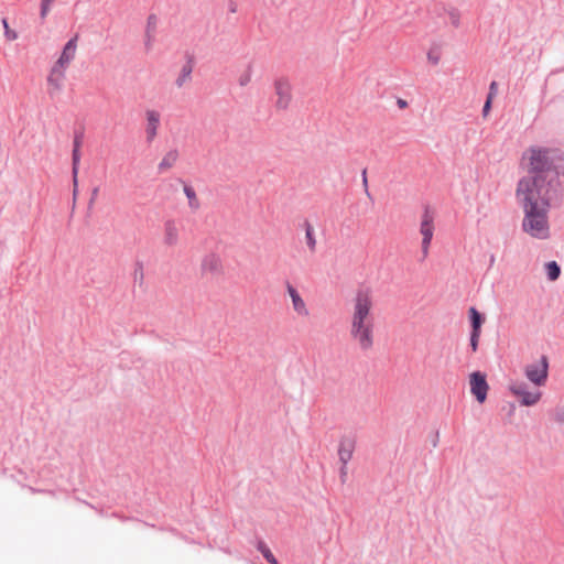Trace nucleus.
Listing matches in <instances>:
<instances>
[{
	"label": "nucleus",
	"mask_w": 564,
	"mask_h": 564,
	"mask_svg": "<svg viewBox=\"0 0 564 564\" xmlns=\"http://www.w3.org/2000/svg\"><path fill=\"white\" fill-rule=\"evenodd\" d=\"M516 196L524 210L523 230L536 239H546L550 235L547 209L558 199L554 189H535L534 182L519 181Z\"/></svg>",
	"instance_id": "nucleus-1"
},
{
	"label": "nucleus",
	"mask_w": 564,
	"mask_h": 564,
	"mask_svg": "<svg viewBox=\"0 0 564 564\" xmlns=\"http://www.w3.org/2000/svg\"><path fill=\"white\" fill-rule=\"evenodd\" d=\"M375 295L371 288L355 291L349 310V335L357 346L368 351L375 344Z\"/></svg>",
	"instance_id": "nucleus-2"
},
{
	"label": "nucleus",
	"mask_w": 564,
	"mask_h": 564,
	"mask_svg": "<svg viewBox=\"0 0 564 564\" xmlns=\"http://www.w3.org/2000/svg\"><path fill=\"white\" fill-rule=\"evenodd\" d=\"M561 160L560 153L555 149L532 147L523 154L529 175L520 181L534 182L535 189H554V194H560V183L556 169L560 166L556 162Z\"/></svg>",
	"instance_id": "nucleus-3"
},
{
	"label": "nucleus",
	"mask_w": 564,
	"mask_h": 564,
	"mask_svg": "<svg viewBox=\"0 0 564 564\" xmlns=\"http://www.w3.org/2000/svg\"><path fill=\"white\" fill-rule=\"evenodd\" d=\"M508 389L510 393L518 399L521 405L524 406H532L542 398V392L538 387L531 388L527 382L521 380H511Z\"/></svg>",
	"instance_id": "nucleus-4"
},
{
	"label": "nucleus",
	"mask_w": 564,
	"mask_h": 564,
	"mask_svg": "<svg viewBox=\"0 0 564 564\" xmlns=\"http://www.w3.org/2000/svg\"><path fill=\"white\" fill-rule=\"evenodd\" d=\"M524 376L534 387H543L549 376V360L542 356L538 361L524 366Z\"/></svg>",
	"instance_id": "nucleus-5"
},
{
	"label": "nucleus",
	"mask_w": 564,
	"mask_h": 564,
	"mask_svg": "<svg viewBox=\"0 0 564 564\" xmlns=\"http://www.w3.org/2000/svg\"><path fill=\"white\" fill-rule=\"evenodd\" d=\"M202 276L219 278L225 274V265L220 254L216 252L206 253L199 264Z\"/></svg>",
	"instance_id": "nucleus-6"
},
{
	"label": "nucleus",
	"mask_w": 564,
	"mask_h": 564,
	"mask_svg": "<svg viewBox=\"0 0 564 564\" xmlns=\"http://www.w3.org/2000/svg\"><path fill=\"white\" fill-rule=\"evenodd\" d=\"M67 69L53 64L47 77V94L50 97H57L64 89Z\"/></svg>",
	"instance_id": "nucleus-7"
},
{
	"label": "nucleus",
	"mask_w": 564,
	"mask_h": 564,
	"mask_svg": "<svg viewBox=\"0 0 564 564\" xmlns=\"http://www.w3.org/2000/svg\"><path fill=\"white\" fill-rule=\"evenodd\" d=\"M276 110H286L292 102V86L288 79L279 78L274 82Z\"/></svg>",
	"instance_id": "nucleus-8"
},
{
	"label": "nucleus",
	"mask_w": 564,
	"mask_h": 564,
	"mask_svg": "<svg viewBox=\"0 0 564 564\" xmlns=\"http://www.w3.org/2000/svg\"><path fill=\"white\" fill-rule=\"evenodd\" d=\"M420 234L422 235V256L423 258H426L429 256L431 241L434 235V217L429 210H425L422 215Z\"/></svg>",
	"instance_id": "nucleus-9"
},
{
	"label": "nucleus",
	"mask_w": 564,
	"mask_h": 564,
	"mask_svg": "<svg viewBox=\"0 0 564 564\" xmlns=\"http://www.w3.org/2000/svg\"><path fill=\"white\" fill-rule=\"evenodd\" d=\"M470 391L479 403H484L487 398L488 383L485 375L479 371L473 372L469 377Z\"/></svg>",
	"instance_id": "nucleus-10"
},
{
	"label": "nucleus",
	"mask_w": 564,
	"mask_h": 564,
	"mask_svg": "<svg viewBox=\"0 0 564 564\" xmlns=\"http://www.w3.org/2000/svg\"><path fill=\"white\" fill-rule=\"evenodd\" d=\"M286 292L291 299L294 313L300 317H308L310 310L300 292L290 283L286 284Z\"/></svg>",
	"instance_id": "nucleus-11"
},
{
	"label": "nucleus",
	"mask_w": 564,
	"mask_h": 564,
	"mask_svg": "<svg viewBox=\"0 0 564 564\" xmlns=\"http://www.w3.org/2000/svg\"><path fill=\"white\" fill-rule=\"evenodd\" d=\"M77 40L78 36H74L70 39L65 46L63 47V51L57 58V61L54 63L57 66H61L63 68L68 69L70 63L74 61L77 52Z\"/></svg>",
	"instance_id": "nucleus-12"
},
{
	"label": "nucleus",
	"mask_w": 564,
	"mask_h": 564,
	"mask_svg": "<svg viewBox=\"0 0 564 564\" xmlns=\"http://www.w3.org/2000/svg\"><path fill=\"white\" fill-rule=\"evenodd\" d=\"M147 127L145 134L148 141H153L158 135V129L160 126V113L155 110H148L145 112Z\"/></svg>",
	"instance_id": "nucleus-13"
},
{
	"label": "nucleus",
	"mask_w": 564,
	"mask_h": 564,
	"mask_svg": "<svg viewBox=\"0 0 564 564\" xmlns=\"http://www.w3.org/2000/svg\"><path fill=\"white\" fill-rule=\"evenodd\" d=\"M355 442L351 438H343L338 447V457L343 465H347L352 457Z\"/></svg>",
	"instance_id": "nucleus-14"
},
{
	"label": "nucleus",
	"mask_w": 564,
	"mask_h": 564,
	"mask_svg": "<svg viewBox=\"0 0 564 564\" xmlns=\"http://www.w3.org/2000/svg\"><path fill=\"white\" fill-rule=\"evenodd\" d=\"M443 58V52L441 44L433 43L427 50L426 61L431 66H437Z\"/></svg>",
	"instance_id": "nucleus-15"
},
{
	"label": "nucleus",
	"mask_w": 564,
	"mask_h": 564,
	"mask_svg": "<svg viewBox=\"0 0 564 564\" xmlns=\"http://www.w3.org/2000/svg\"><path fill=\"white\" fill-rule=\"evenodd\" d=\"M178 160V152L176 150H171L165 153V155L160 161L158 169L160 172H165L173 167Z\"/></svg>",
	"instance_id": "nucleus-16"
},
{
	"label": "nucleus",
	"mask_w": 564,
	"mask_h": 564,
	"mask_svg": "<svg viewBox=\"0 0 564 564\" xmlns=\"http://www.w3.org/2000/svg\"><path fill=\"white\" fill-rule=\"evenodd\" d=\"M164 240L169 246H174L178 241V229L173 221H167L164 226Z\"/></svg>",
	"instance_id": "nucleus-17"
},
{
	"label": "nucleus",
	"mask_w": 564,
	"mask_h": 564,
	"mask_svg": "<svg viewBox=\"0 0 564 564\" xmlns=\"http://www.w3.org/2000/svg\"><path fill=\"white\" fill-rule=\"evenodd\" d=\"M469 316H470V321H471V327H473V330L471 333H481V324L484 322V318L481 316V314L475 308V307H470L469 308Z\"/></svg>",
	"instance_id": "nucleus-18"
},
{
	"label": "nucleus",
	"mask_w": 564,
	"mask_h": 564,
	"mask_svg": "<svg viewBox=\"0 0 564 564\" xmlns=\"http://www.w3.org/2000/svg\"><path fill=\"white\" fill-rule=\"evenodd\" d=\"M184 194L188 199V206L194 210L197 209L199 207V200L197 198L195 189L192 186L185 185Z\"/></svg>",
	"instance_id": "nucleus-19"
},
{
	"label": "nucleus",
	"mask_w": 564,
	"mask_h": 564,
	"mask_svg": "<svg viewBox=\"0 0 564 564\" xmlns=\"http://www.w3.org/2000/svg\"><path fill=\"white\" fill-rule=\"evenodd\" d=\"M545 271L550 281H555L561 273V269L555 261L547 262L545 264Z\"/></svg>",
	"instance_id": "nucleus-20"
},
{
	"label": "nucleus",
	"mask_w": 564,
	"mask_h": 564,
	"mask_svg": "<svg viewBox=\"0 0 564 564\" xmlns=\"http://www.w3.org/2000/svg\"><path fill=\"white\" fill-rule=\"evenodd\" d=\"M305 239H306V245H307L310 251L314 252L316 249V238L314 235V229L310 224L306 225Z\"/></svg>",
	"instance_id": "nucleus-21"
},
{
	"label": "nucleus",
	"mask_w": 564,
	"mask_h": 564,
	"mask_svg": "<svg viewBox=\"0 0 564 564\" xmlns=\"http://www.w3.org/2000/svg\"><path fill=\"white\" fill-rule=\"evenodd\" d=\"M252 73H253L252 66L248 65L246 67V69L238 76V84L240 87H246L247 85L250 84L251 78H252Z\"/></svg>",
	"instance_id": "nucleus-22"
},
{
	"label": "nucleus",
	"mask_w": 564,
	"mask_h": 564,
	"mask_svg": "<svg viewBox=\"0 0 564 564\" xmlns=\"http://www.w3.org/2000/svg\"><path fill=\"white\" fill-rule=\"evenodd\" d=\"M2 25L4 29V39L8 42H13L18 39V32L9 26L8 20L2 19Z\"/></svg>",
	"instance_id": "nucleus-23"
},
{
	"label": "nucleus",
	"mask_w": 564,
	"mask_h": 564,
	"mask_svg": "<svg viewBox=\"0 0 564 564\" xmlns=\"http://www.w3.org/2000/svg\"><path fill=\"white\" fill-rule=\"evenodd\" d=\"M192 68L185 66L182 68L180 76L176 79L177 87H182L191 77Z\"/></svg>",
	"instance_id": "nucleus-24"
},
{
	"label": "nucleus",
	"mask_w": 564,
	"mask_h": 564,
	"mask_svg": "<svg viewBox=\"0 0 564 564\" xmlns=\"http://www.w3.org/2000/svg\"><path fill=\"white\" fill-rule=\"evenodd\" d=\"M259 551L262 553V555L265 557V560H267L270 564H278L276 558L274 557V555L272 554V552L267 547V545H265V544L260 543V544H259Z\"/></svg>",
	"instance_id": "nucleus-25"
},
{
	"label": "nucleus",
	"mask_w": 564,
	"mask_h": 564,
	"mask_svg": "<svg viewBox=\"0 0 564 564\" xmlns=\"http://www.w3.org/2000/svg\"><path fill=\"white\" fill-rule=\"evenodd\" d=\"M55 0H41V18L45 19L51 10V6Z\"/></svg>",
	"instance_id": "nucleus-26"
},
{
	"label": "nucleus",
	"mask_w": 564,
	"mask_h": 564,
	"mask_svg": "<svg viewBox=\"0 0 564 564\" xmlns=\"http://www.w3.org/2000/svg\"><path fill=\"white\" fill-rule=\"evenodd\" d=\"M78 162H79V152H78V149H75L73 151V174H74V180L76 181V175H77V171H78Z\"/></svg>",
	"instance_id": "nucleus-27"
},
{
	"label": "nucleus",
	"mask_w": 564,
	"mask_h": 564,
	"mask_svg": "<svg viewBox=\"0 0 564 564\" xmlns=\"http://www.w3.org/2000/svg\"><path fill=\"white\" fill-rule=\"evenodd\" d=\"M479 337H480L479 333H471V335H470V346H471L473 351H476L478 348Z\"/></svg>",
	"instance_id": "nucleus-28"
},
{
	"label": "nucleus",
	"mask_w": 564,
	"mask_h": 564,
	"mask_svg": "<svg viewBox=\"0 0 564 564\" xmlns=\"http://www.w3.org/2000/svg\"><path fill=\"white\" fill-rule=\"evenodd\" d=\"M497 94V83L492 82L489 86V94L487 98L494 99Z\"/></svg>",
	"instance_id": "nucleus-29"
},
{
	"label": "nucleus",
	"mask_w": 564,
	"mask_h": 564,
	"mask_svg": "<svg viewBox=\"0 0 564 564\" xmlns=\"http://www.w3.org/2000/svg\"><path fill=\"white\" fill-rule=\"evenodd\" d=\"M491 102H492V99L490 98H487L485 105H484V109H482V113L484 116L486 117L491 108Z\"/></svg>",
	"instance_id": "nucleus-30"
},
{
	"label": "nucleus",
	"mask_w": 564,
	"mask_h": 564,
	"mask_svg": "<svg viewBox=\"0 0 564 564\" xmlns=\"http://www.w3.org/2000/svg\"><path fill=\"white\" fill-rule=\"evenodd\" d=\"M555 420L558 422V423H562L564 424V409H560L556 414H555Z\"/></svg>",
	"instance_id": "nucleus-31"
},
{
	"label": "nucleus",
	"mask_w": 564,
	"mask_h": 564,
	"mask_svg": "<svg viewBox=\"0 0 564 564\" xmlns=\"http://www.w3.org/2000/svg\"><path fill=\"white\" fill-rule=\"evenodd\" d=\"M347 477V465H343L340 468V479L344 482Z\"/></svg>",
	"instance_id": "nucleus-32"
},
{
	"label": "nucleus",
	"mask_w": 564,
	"mask_h": 564,
	"mask_svg": "<svg viewBox=\"0 0 564 564\" xmlns=\"http://www.w3.org/2000/svg\"><path fill=\"white\" fill-rule=\"evenodd\" d=\"M147 48L149 50L151 47V37L148 35V41L145 43Z\"/></svg>",
	"instance_id": "nucleus-33"
},
{
	"label": "nucleus",
	"mask_w": 564,
	"mask_h": 564,
	"mask_svg": "<svg viewBox=\"0 0 564 564\" xmlns=\"http://www.w3.org/2000/svg\"><path fill=\"white\" fill-rule=\"evenodd\" d=\"M151 20L148 21V31L150 30Z\"/></svg>",
	"instance_id": "nucleus-34"
}]
</instances>
